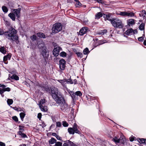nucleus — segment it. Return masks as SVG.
Wrapping results in <instances>:
<instances>
[{"label": "nucleus", "mask_w": 146, "mask_h": 146, "mask_svg": "<svg viewBox=\"0 0 146 146\" xmlns=\"http://www.w3.org/2000/svg\"><path fill=\"white\" fill-rule=\"evenodd\" d=\"M17 31L14 29L11 28L8 31H5L0 29V35L4 34L6 38L10 40L15 41L17 44L19 42L18 36L17 35Z\"/></svg>", "instance_id": "f257e3e1"}, {"label": "nucleus", "mask_w": 146, "mask_h": 146, "mask_svg": "<svg viewBox=\"0 0 146 146\" xmlns=\"http://www.w3.org/2000/svg\"><path fill=\"white\" fill-rule=\"evenodd\" d=\"M108 20L110 21L112 26L115 28L122 29L123 27V25L122 21L118 18H112L111 19H109L110 17H107Z\"/></svg>", "instance_id": "f03ea898"}, {"label": "nucleus", "mask_w": 146, "mask_h": 146, "mask_svg": "<svg viewBox=\"0 0 146 146\" xmlns=\"http://www.w3.org/2000/svg\"><path fill=\"white\" fill-rule=\"evenodd\" d=\"M21 10V9L20 8L14 9L13 10V13H10L8 15V16L13 21H15V16L18 18L19 17Z\"/></svg>", "instance_id": "7ed1b4c3"}, {"label": "nucleus", "mask_w": 146, "mask_h": 146, "mask_svg": "<svg viewBox=\"0 0 146 146\" xmlns=\"http://www.w3.org/2000/svg\"><path fill=\"white\" fill-rule=\"evenodd\" d=\"M78 125L76 123H74L72 127H69L68 129V132L70 134L74 135L75 133L80 134V132L78 129Z\"/></svg>", "instance_id": "20e7f679"}, {"label": "nucleus", "mask_w": 146, "mask_h": 146, "mask_svg": "<svg viewBox=\"0 0 146 146\" xmlns=\"http://www.w3.org/2000/svg\"><path fill=\"white\" fill-rule=\"evenodd\" d=\"M62 25L59 23H57L54 24L52 29L53 33H56L60 31L62 29Z\"/></svg>", "instance_id": "39448f33"}, {"label": "nucleus", "mask_w": 146, "mask_h": 146, "mask_svg": "<svg viewBox=\"0 0 146 146\" xmlns=\"http://www.w3.org/2000/svg\"><path fill=\"white\" fill-rule=\"evenodd\" d=\"M73 100H76L78 99V96L80 97L82 95V94L80 91H78L75 93L72 91H69L68 92Z\"/></svg>", "instance_id": "423d86ee"}, {"label": "nucleus", "mask_w": 146, "mask_h": 146, "mask_svg": "<svg viewBox=\"0 0 146 146\" xmlns=\"http://www.w3.org/2000/svg\"><path fill=\"white\" fill-rule=\"evenodd\" d=\"M54 99L56 101V103L60 105V106L61 105L66 102L61 94H59V95L57 96L56 98Z\"/></svg>", "instance_id": "0eeeda50"}, {"label": "nucleus", "mask_w": 146, "mask_h": 146, "mask_svg": "<svg viewBox=\"0 0 146 146\" xmlns=\"http://www.w3.org/2000/svg\"><path fill=\"white\" fill-rule=\"evenodd\" d=\"M54 99L56 101V103L60 105V106L61 105L66 102L61 94H59V95L57 96L56 98Z\"/></svg>", "instance_id": "6e6552de"}, {"label": "nucleus", "mask_w": 146, "mask_h": 146, "mask_svg": "<svg viewBox=\"0 0 146 146\" xmlns=\"http://www.w3.org/2000/svg\"><path fill=\"white\" fill-rule=\"evenodd\" d=\"M61 110L64 113H68L70 110V107L65 102L60 105Z\"/></svg>", "instance_id": "1a4fd4ad"}, {"label": "nucleus", "mask_w": 146, "mask_h": 146, "mask_svg": "<svg viewBox=\"0 0 146 146\" xmlns=\"http://www.w3.org/2000/svg\"><path fill=\"white\" fill-rule=\"evenodd\" d=\"M51 90L52 96L53 98H56L59 94H61L60 92H58L57 88L55 87L52 88Z\"/></svg>", "instance_id": "9d476101"}, {"label": "nucleus", "mask_w": 146, "mask_h": 146, "mask_svg": "<svg viewBox=\"0 0 146 146\" xmlns=\"http://www.w3.org/2000/svg\"><path fill=\"white\" fill-rule=\"evenodd\" d=\"M57 81L61 84L64 89L67 90L68 92H69L70 90L68 89L66 86L67 82L66 79L57 80Z\"/></svg>", "instance_id": "9b49d317"}, {"label": "nucleus", "mask_w": 146, "mask_h": 146, "mask_svg": "<svg viewBox=\"0 0 146 146\" xmlns=\"http://www.w3.org/2000/svg\"><path fill=\"white\" fill-rule=\"evenodd\" d=\"M62 50V48L59 46L55 47L53 51V53L54 56H57L59 54L60 51Z\"/></svg>", "instance_id": "f8f14e48"}, {"label": "nucleus", "mask_w": 146, "mask_h": 146, "mask_svg": "<svg viewBox=\"0 0 146 146\" xmlns=\"http://www.w3.org/2000/svg\"><path fill=\"white\" fill-rule=\"evenodd\" d=\"M41 54L44 58H47L49 56V52L47 51V48H46L42 50H40Z\"/></svg>", "instance_id": "ddd939ff"}, {"label": "nucleus", "mask_w": 146, "mask_h": 146, "mask_svg": "<svg viewBox=\"0 0 146 146\" xmlns=\"http://www.w3.org/2000/svg\"><path fill=\"white\" fill-rule=\"evenodd\" d=\"M59 67L61 70H63L64 69L66 66V62L63 59L60 60L59 61Z\"/></svg>", "instance_id": "4468645a"}, {"label": "nucleus", "mask_w": 146, "mask_h": 146, "mask_svg": "<svg viewBox=\"0 0 146 146\" xmlns=\"http://www.w3.org/2000/svg\"><path fill=\"white\" fill-rule=\"evenodd\" d=\"M88 29V28L86 27H83L80 30L79 33L80 35H83L84 34H86Z\"/></svg>", "instance_id": "2eb2a0df"}, {"label": "nucleus", "mask_w": 146, "mask_h": 146, "mask_svg": "<svg viewBox=\"0 0 146 146\" xmlns=\"http://www.w3.org/2000/svg\"><path fill=\"white\" fill-rule=\"evenodd\" d=\"M37 44H38V48L40 49V50L46 48L44 43L42 41H39Z\"/></svg>", "instance_id": "dca6fc26"}, {"label": "nucleus", "mask_w": 146, "mask_h": 146, "mask_svg": "<svg viewBox=\"0 0 146 146\" xmlns=\"http://www.w3.org/2000/svg\"><path fill=\"white\" fill-rule=\"evenodd\" d=\"M62 146H74V145L72 142L68 140L64 142Z\"/></svg>", "instance_id": "f3484780"}, {"label": "nucleus", "mask_w": 146, "mask_h": 146, "mask_svg": "<svg viewBox=\"0 0 146 146\" xmlns=\"http://www.w3.org/2000/svg\"><path fill=\"white\" fill-rule=\"evenodd\" d=\"M112 140L116 144L120 143V141L121 140V139L119 138L118 136H115L114 137H113Z\"/></svg>", "instance_id": "a211bd4d"}, {"label": "nucleus", "mask_w": 146, "mask_h": 146, "mask_svg": "<svg viewBox=\"0 0 146 146\" xmlns=\"http://www.w3.org/2000/svg\"><path fill=\"white\" fill-rule=\"evenodd\" d=\"M127 24L129 26L135 24L134 20L130 19L127 21Z\"/></svg>", "instance_id": "6ab92c4d"}, {"label": "nucleus", "mask_w": 146, "mask_h": 146, "mask_svg": "<svg viewBox=\"0 0 146 146\" xmlns=\"http://www.w3.org/2000/svg\"><path fill=\"white\" fill-rule=\"evenodd\" d=\"M40 108V109L41 110L44 112H47L48 109L47 108V107L46 106H43V105H40L39 106Z\"/></svg>", "instance_id": "aec40b11"}, {"label": "nucleus", "mask_w": 146, "mask_h": 146, "mask_svg": "<svg viewBox=\"0 0 146 146\" xmlns=\"http://www.w3.org/2000/svg\"><path fill=\"white\" fill-rule=\"evenodd\" d=\"M146 12L144 10H143L141 12H140V13L139 14V15L140 17H143V19L146 18Z\"/></svg>", "instance_id": "412c9836"}, {"label": "nucleus", "mask_w": 146, "mask_h": 146, "mask_svg": "<svg viewBox=\"0 0 146 146\" xmlns=\"http://www.w3.org/2000/svg\"><path fill=\"white\" fill-rule=\"evenodd\" d=\"M135 16V13L130 11L126 12V16L129 17H133Z\"/></svg>", "instance_id": "4be33fe9"}, {"label": "nucleus", "mask_w": 146, "mask_h": 146, "mask_svg": "<svg viewBox=\"0 0 146 146\" xmlns=\"http://www.w3.org/2000/svg\"><path fill=\"white\" fill-rule=\"evenodd\" d=\"M37 36L40 38H45V35L44 34L42 33H38L36 34Z\"/></svg>", "instance_id": "5701e85b"}, {"label": "nucleus", "mask_w": 146, "mask_h": 146, "mask_svg": "<svg viewBox=\"0 0 146 146\" xmlns=\"http://www.w3.org/2000/svg\"><path fill=\"white\" fill-rule=\"evenodd\" d=\"M133 29H130L127 30L125 33L126 35H130L133 32Z\"/></svg>", "instance_id": "b1692460"}, {"label": "nucleus", "mask_w": 146, "mask_h": 146, "mask_svg": "<svg viewBox=\"0 0 146 146\" xmlns=\"http://www.w3.org/2000/svg\"><path fill=\"white\" fill-rule=\"evenodd\" d=\"M116 14L117 15H119L121 16H126V11H123V12H118L116 13Z\"/></svg>", "instance_id": "393cba45"}, {"label": "nucleus", "mask_w": 146, "mask_h": 146, "mask_svg": "<svg viewBox=\"0 0 146 146\" xmlns=\"http://www.w3.org/2000/svg\"><path fill=\"white\" fill-rule=\"evenodd\" d=\"M102 16V13L100 12L98 13L95 15V19H98Z\"/></svg>", "instance_id": "a878e982"}, {"label": "nucleus", "mask_w": 146, "mask_h": 146, "mask_svg": "<svg viewBox=\"0 0 146 146\" xmlns=\"http://www.w3.org/2000/svg\"><path fill=\"white\" fill-rule=\"evenodd\" d=\"M107 32V31L106 29H104L101 31L100 32H98L97 34L99 35H103Z\"/></svg>", "instance_id": "bb28decb"}, {"label": "nucleus", "mask_w": 146, "mask_h": 146, "mask_svg": "<svg viewBox=\"0 0 146 146\" xmlns=\"http://www.w3.org/2000/svg\"><path fill=\"white\" fill-rule=\"evenodd\" d=\"M0 52L2 53L5 54L6 53V50L4 46H2L0 48Z\"/></svg>", "instance_id": "cd10ccee"}, {"label": "nucleus", "mask_w": 146, "mask_h": 146, "mask_svg": "<svg viewBox=\"0 0 146 146\" xmlns=\"http://www.w3.org/2000/svg\"><path fill=\"white\" fill-rule=\"evenodd\" d=\"M11 58V56L10 55L8 54L7 55L4 56L3 57V60L4 61H7V60H10Z\"/></svg>", "instance_id": "c85d7f7f"}, {"label": "nucleus", "mask_w": 146, "mask_h": 146, "mask_svg": "<svg viewBox=\"0 0 146 146\" xmlns=\"http://www.w3.org/2000/svg\"><path fill=\"white\" fill-rule=\"evenodd\" d=\"M2 9L3 12L5 13H7L8 11V9L5 6H3L2 7Z\"/></svg>", "instance_id": "c756f323"}, {"label": "nucleus", "mask_w": 146, "mask_h": 146, "mask_svg": "<svg viewBox=\"0 0 146 146\" xmlns=\"http://www.w3.org/2000/svg\"><path fill=\"white\" fill-rule=\"evenodd\" d=\"M56 140L53 137L51 138V139L49 140V143L50 144H53L56 142Z\"/></svg>", "instance_id": "7c9ffc66"}, {"label": "nucleus", "mask_w": 146, "mask_h": 146, "mask_svg": "<svg viewBox=\"0 0 146 146\" xmlns=\"http://www.w3.org/2000/svg\"><path fill=\"white\" fill-rule=\"evenodd\" d=\"M89 52L88 48H87L84 49L83 51V53L84 55H88Z\"/></svg>", "instance_id": "2f4dec72"}, {"label": "nucleus", "mask_w": 146, "mask_h": 146, "mask_svg": "<svg viewBox=\"0 0 146 146\" xmlns=\"http://www.w3.org/2000/svg\"><path fill=\"white\" fill-rule=\"evenodd\" d=\"M25 115V113L24 112H21L20 113V116L21 119L22 121H23V119Z\"/></svg>", "instance_id": "473e14b6"}, {"label": "nucleus", "mask_w": 146, "mask_h": 146, "mask_svg": "<svg viewBox=\"0 0 146 146\" xmlns=\"http://www.w3.org/2000/svg\"><path fill=\"white\" fill-rule=\"evenodd\" d=\"M18 134L21 135V137L23 138H26L27 137V135L25 134L24 133L21 132V131H19Z\"/></svg>", "instance_id": "72a5a7b5"}, {"label": "nucleus", "mask_w": 146, "mask_h": 146, "mask_svg": "<svg viewBox=\"0 0 146 146\" xmlns=\"http://www.w3.org/2000/svg\"><path fill=\"white\" fill-rule=\"evenodd\" d=\"M11 78L12 79L15 80H19V77L16 75H13L11 76Z\"/></svg>", "instance_id": "f704fd0d"}, {"label": "nucleus", "mask_w": 146, "mask_h": 146, "mask_svg": "<svg viewBox=\"0 0 146 146\" xmlns=\"http://www.w3.org/2000/svg\"><path fill=\"white\" fill-rule=\"evenodd\" d=\"M60 55L61 57H65L66 56L67 54L64 51H62L60 53Z\"/></svg>", "instance_id": "c9c22d12"}, {"label": "nucleus", "mask_w": 146, "mask_h": 146, "mask_svg": "<svg viewBox=\"0 0 146 146\" xmlns=\"http://www.w3.org/2000/svg\"><path fill=\"white\" fill-rule=\"evenodd\" d=\"M139 142L140 143H144L146 145V139H139Z\"/></svg>", "instance_id": "e433bc0d"}, {"label": "nucleus", "mask_w": 146, "mask_h": 146, "mask_svg": "<svg viewBox=\"0 0 146 146\" xmlns=\"http://www.w3.org/2000/svg\"><path fill=\"white\" fill-rule=\"evenodd\" d=\"M45 100L44 99H41L38 104L39 106L40 105H42V104L45 103Z\"/></svg>", "instance_id": "4c0bfd02"}, {"label": "nucleus", "mask_w": 146, "mask_h": 146, "mask_svg": "<svg viewBox=\"0 0 146 146\" xmlns=\"http://www.w3.org/2000/svg\"><path fill=\"white\" fill-rule=\"evenodd\" d=\"M7 104L9 105H10L13 104V101L11 99H8L7 101Z\"/></svg>", "instance_id": "58836bf2"}, {"label": "nucleus", "mask_w": 146, "mask_h": 146, "mask_svg": "<svg viewBox=\"0 0 146 146\" xmlns=\"http://www.w3.org/2000/svg\"><path fill=\"white\" fill-rule=\"evenodd\" d=\"M139 29L141 31L144 30V25L143 23H142L139 26Z\"/></svg>", "instance_id": "ea45409f"}, {"label": "nucleus", "mask_w": 146, "mask_h": 146, "mask_svg": "<svg viewBox=\"0 0 146 146\" xmlns=\"http://www.w3.org/2000/svg\"><path fill=\"white\" fill-rule=\"evenodd\" d=\"M43 90H44L46 92H50V90L49 88V87L48 86H45L43 88Z\"/></svg>", "instance_id": "a19ab883"}, {"label": "nucleus", "mask_w": 146, "mask_h": 146, "mask_svg": "<svg viewBox=\"0 0 146 146\" xmlns=\"http://www.w3.org/2000/svg\"><path fill=\"white\" fill-rule=\"evenodd\" d=\"M82 4L79 1L76 2L75 4L76 7H81Z\"/></svg>", "instance_id": "79ce46f5"}, {"label": "nucleus", "mask_w": 146, "mask_h": 146, "mask_svg": "<svg viewBox=\"0 0 146 146\" xmlns=\"http://www.w3.org/2000/svg\"><path fill=\"white\" fill-rule=\"evenodd\" d=\"M12 119L15 121L16 122H18V123H20V122L18 121V117L16 116H14L12 117Z\"/></svg>", "instance_id": "37998d69"}, {"label": "nucleus", "mask_w": 146, "mask_h": 146, "mask_svg": "<svg viewBox=\"0 0 146 146\" xmlns=\"http://www.w3.org/2000/svg\"><path fill=\"white\" fill-rule=\"evenodd\" d=\"M19 130H20V131H21V132H22L24 131V130L23 128H24L25 127L24 126L19 125Z\"/></svg>", "instance_id": "c03bdc74"}, {"label": "nucleus", "mask_w": 146, "mask_h": 146, "mask_svg": "<svg viewBox=\"0 0 146 146\" xmlns=\"http://www.w3.org/2000/svg\"><path fill=\"white\" fill-rule=\"evenodd\" d=\"M30 38L33 41H34L36 40V36L35 35H33L30 37Z\"/></svg>", "instance_id": "a18cd8bd"}, {"label": "nucleus", "mask_w": 146, "mask_h": 146, "mask_svg": "<svg viewBox=\"0 0 146 146\" xmlns=\"http://www.w3.org/2000/svg\"><path fill=\"white\" fill-rule=\"evenodd\" d=\"M62 123L64 127H67L69 125L68 123L65 121H63L62 122Z\"/></svg>", "instance_id": "49530a36"}, {"label": "nucleus", "mask_w": 146, "mask_h": 146, "mask_svg": "<svg viewBox=\"0 0 146 146\" xmlns=\"http://www.w3.org/2000/svg\"><path fill=\"white\" fill-rule=\"evenodd\" d=\"M76 54H77V56L80 57V58H82L83 56V55L82 53L80 52H76Z\"/></svg>", "instance_id": "de8ad7c7"}, {"label": "nucleus", "mask_w": 146, "mask_h": 146, "mask_svg": "<svg viewBox=\"0 0 146 146\" xmlns=\"http://www.w3.org/2000/svg\"><path fill=\"white\" fill-rule=\"evenodd\" d=\"M67 83L68 84H73V81L70 79H68L66 80Z\"/></svg>", "instance_id": "09e8293b"}, {"label": "nucleus", "mask_w": 146, "mask_h": 146, "mask_svg": "<svg viewBox=\"0 0 146 146\" xmlns=\"http://www.w3.org/2000/svg\"><path fill=\"white\" fill-rule=\"evenodd\" d=\"M62 143L60 142H57L55 143V146H62Z\"/></svg>", "instance_id": "8fccbe9b"}, {"label": "nucleus", "mask_w": 146, "mask_h": 146, "mask_svg": "<svg viewBox=\"0 0 146 146\" xmlns=\"http://www.w3.org/2000/svg\"><path fill=\"white\" fill-rule=\"evenodd\" d=\"M61 125V124L60 122H56V126L57 127H60Z\"/></svg>", "instance_id": "3c124183"}, {"label": "nucleus", "mask_w": 146, "mask_h": 146, "mask_svg": "<svg viewBox=\"0 0 146 146\" xmlns=\"http://www.w3.org/2000/svg\"><path fill=\"white\" fill-rule=\"evenodd\" d=\"M109 136L110 137L112 138L114 137L113 133L112 132H110L109 134Z\"/></svg>", "instance_id": "603ef678"}, {"label": "nucleus", "mask_w": 146, "mask_h": 146, "mask_svg": "<svg viewBox=\"0 0 146 146\" xmlns=\"http://www.w3.org/2000/svg\"><path fill=\"white\" fill-rule=\"evenodd\" d=\"M143 39L144 38L143 36L140 37L138 38V40L140 42H142Z\"/></svg>", "instance_id": "864d4df0"}, {"label": "nucleus", "mask_w": 146, "mask_h": 146, "mask_svg": "<svg viewBox=\"0 0 146 146\" xmlns=\"http://www.w3.org/2000/svg\"><path fill=\"white\" fill-rule=\"evenodd\" d=\"M3 89H4V90L5 92V91L9 92L11 90L10 88L9 87H7V88H5H5H4Z\"/></svg>", "instance_id": "5fc2aeb1"}, {"label": "nucleus", "mask_w": 146, "mask_h": 146, "mask_svg": "<svg viewBox=\"0 0 146 146\" xmlns=\"http://www.w3.org/2000/svg\"><path fill=\"white\" fill-rule=\"evenodd\" d=\"M41 116H42L41 113H39L38 114L37 117L40 120L41 117Z\"/></svg>", "instance_id": "6e6d98bb"}, {"label": "nucleus", "mask_w": 146, "mask_h": 146, "mask_svg": "<svg viewBox=\"0 0 146 146\" xmlns=\"http://www.w3.org/2000/svg\"><path fill=\"white\" fill-rule=\"evenodd\" d=\"M5 92L3 89H1L0 88V94H2Z\"/></svg>", "instance_id": "4d7b16f0"}, {"label": "nucleus", "mask_w": 146, "mask_h": 146, "mask_svg": "<svg viewBox=\"0 0 146 146\" xmlns=\"http://www.w3.org/2000/svg\"><path fill=\"white\" fill-rule=\"evenodd\" d=\"M56 137L58 140H61L62 139L61 137L58 135H57Z\"/></svg>", "instance_id": "13d9d810"}, {"label": "nucleus", "mask_w": 146, "mask_h": 146, "mask_svg": "<svg viewBox=\"0 0 146 146\" xmlns=\"http://www.w3.org/2000/svg\"><path fill=\"white\" fill-rule=\"evenodd\" d=\"M6 87V86L4 84H0V87L2 88L3 89L5 88Z\"/></svg>", "instance_id": "bf43d9fd"}, {"label": "nucleus", "mask_w": 146, "mask_h": 146, "mask_svg": "<svg viewBox=\"0 0 146 146\" xmlns=\"http://www.w3.org/2000/svg\"><path fill=\"white\" fill-rule=\"evenodd\" d=\"M17 111H23V109L22 108H17Z\"/></svg>", "instance_id": "052dcab7"}, {"label": "nucleus", "mask_w": 146, "mask_h": 146, "mask_svg": "<svg viewBox=\"0 0 146 146\" xmlns=\"http://www.w3.org/2000/svg\"><path fill=\"white\" fill-rule=\"evenodd\" d=\"M0 146H5V144L2 142H0Z\"/></svg>", "instance_id": "680f3d73"}, {"label": "nucleus", "mask_w": 146, "mask_h": 146, "mask_svg": "<svg viewBox=\"0 0 146 146\" xmlns=\"http://www.w3.org/2000/svg\"><path fill=\"white\" fill-rule=\"evenodd\" d=\"M10 108H13L16 111L17 110V108L16 107H12V106H10Z\"/></svg>", "instance_id": "e2e57ef3"}, {"label": "nucleus", "mask_w": 146, "mask_h": 146, "mask_svg": "<svg viewBox=\"0 0 146 146\" xmlns=\"http://www.w3.org/2000/svg\"><path fill=\"white\" fill-rule=\"evenodd\" d=\"M73 81V84H77V80H76L74 79Z\"/></svg>", "instance_id": "0e129e2a"}, {"label": "nucleus", "mask_w": 146, "mask_h": 146, "mask_svg": "<svg viewBox=\"0 0 146 146\" xmlns=\"http://www.w3.org/2000/svg\"><path fill=\"white\" fill-rule=\"evenodd\" d=\"M129 140L130 141H132L134 140V139L133 137H130L129 138Z\"/></svg>", "instance_id": "69168bd1"}, {"label": "nucleus", "mask_w": 146, "mask_h": 146, "mask_svg": "<svg viewBox=\"0 0 146 146\" xmlns=\"http://www.w3.org/2000/svg\"><path fill=\"white\" fill-rule=\"evenodd\" d=\"M52 135L53 136H55V137H56L57 135L55 133H52Z\"/></svg>", "instance_id": "338daca9"}, {"label": "nucleus", "mask_w": 146, "mask_h": 146, "mask_svg": "<svg viewBox=\"0 0 146 146\" xmlns=\"http://www.w3.org/2000/svg\"><path fill=\"white\" fill-rule=\"evenodd\" d=\"M97 0V2H98V3H102V0Z\"/></svg>", "instance_id": "774afa93"}]
</instances>
